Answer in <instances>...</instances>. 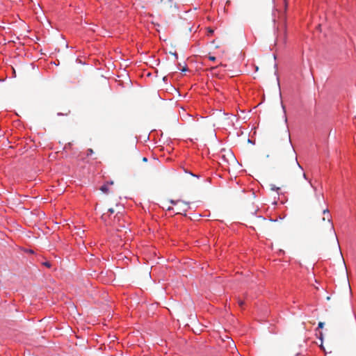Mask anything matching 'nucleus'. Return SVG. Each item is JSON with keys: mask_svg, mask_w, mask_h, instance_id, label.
Listing matches in <instances>:
<instances>
[{"mask_svg": "<svg viewBox=\"0 0 356 356\" xmlns=\"http://www.w3.org/2000/svg\"><path fill=\"white\" fill-rule=\"evenodd\" d=\"M280 104H281V107H282V111H283V113H284L283 119H284V123H285V130H284V134H283L284 135V139L286 140L288 142V143L289 145V147L291 148V161L293 163H294L298 166V168L299 169L301 170V171L302 172V177H303V178L307 180V178L306 174L303 172L302 167L300 165V164L298 161L296 151H295V149H294V148L293 147V145L291 143L290 133H289V127H288V124H287L288 119H287L286 113V108H285L284 105L283 104L282 101H281Z\"/></svg>", "mask_w": 356, "mask_h": 356, "instance_id": "f257e3e1", "label": "nucleus"}, {"mask_svg": "<svg viewBox=\"0 0 356 356\" xmlns=\"http://www.w3.org/2000/svg\"><path fill=\"white\" fill-rule=\"evenodd\" d=\"M199 176L186 170L179 165V181L183 188H188L195 184L194 178L199 179Z\"/></svg>", "mask_w": 356, "mask_h": 356, "instance_id": "f03ea898", "label": "nucleus"}, {"mask_svg": "<svg viewBox=\"0 0 356 356\" xmlns=\"http://www.w3.org/2000/svg\"><path fill=\"white\" fill-rule=\"evenodd\" d=\"M179 118L184 121V123L179 124V126L182 127L183 132L186 133L188 131V127L186 125V124L191 126V130L195 129L196 124L193 115L186 113V108L181 106H179Z\"/></svg>", "mask_w": 356, "mask_h": 356, "instance_id": "7ed1b4c3", "label": "nucleus"}, {"mask_svg": "<svg viewBox=\"0 0 356 356\" xmlns=\"http://www.w3.org/2000/svg\"><path fill=\"white\" fill-rule=\"evenodd\" d=\"M115 213V210L112 208L108 209L106 213H104L102 216V219L105 222L107 225H115V223L120 222L122 213L118 212L111 219V216Z\"/></svg>", "mask_w": 356, "mask_h": 356, "instance_id": "20e7f679", "label": "nucleus"}, {"mask_svg": "<svg viewBox=\"0 0 356 356\" xmlns=\"http://www.w3.org/2000/svg\"><path fill=\"white\" fill-rule=\"evenodd\" d=\"M309 185L311 186V187L314 189V193H315V196H316V200H317L318 202H321V201H322V202H324V197H323V194H322V193H317V191H317V190H316V187H314V186L312 185V184L311 181H309Z\"/></svg>", "mask_w": 356, "mask_h": 356, "instance_id": "39448f33", "label": "nucleus"}, {"mask_svg": "<svg viewBox=\"0 0 356 356\" xmlns=\"http://www.w3.org/2000/svg\"><path fill=\"white\" fill-rule=\"evenodd\" d=\"M182 203L184 204L185 208L182 210V211H179V214H182V215L186 216V211L188 209H191V207L189 206L190 202H182Z\"/></svg>", "mask_w": 356, "mask_h": 356, "instance_id": "423d86ee", "label": "nucleus"}, {"mask_svg": "<svg viewBox=\"0 0 356 356\" xmlns=\"http://www.w3.org/2000/svg\"><path fill=\"white\" fill-rule=\"evenodd\" d=\"M188 71V68L187 67V65L185 62H184V64L181 65V63H179V72H186Z\"/></svg>", "mask_w": 356, "mask_h": 356, "instance_id": "0eeeda50", "label": "nucleus"}, {"mask_svg": "<svg viewBox=\"0 0 356 356\" xmlns=\"http://www.w3.org/2000/svg\"><path fill=\"white\" fill-rule=\"evenodd\" d=\"M100 190L105 193H107L108 192V184H104L101 186Z\"/></svg>", "mask_w": 356, "mask_h": 356, "instance_id": "6e6552de", "label": "nucleus"}, {"mask_svg": "<svg viewBox=\"0 0 356 356\" xmlns=\"http://www.w3.org/2000/svg\"><path fill=\"white\" fill-rule=\"evenodd\" d=\"M190 320L191 323H195L197 321V316L195 314H191L190 315Z\"/></svg>", "mask_w": 356, "mask_h": 356, "instance_id": "1a4fd4ad", "label": "nucleus"}, {"mask_svg": "<svg viewBox=\"0 0 356 356\" xmlns=\"http://www.w3.org/2000/svg\"><path fill=\"white\" fill-rule=\"evenodd\" d=\"M274 68L275 69V75L277 77V85L280 87L279 78H278V74H277V63H275Z\"/></svg>", "mask_w": 356, "mask_h": 356, "instance_id": "9d476101", "label": "nucleus"}, {"mask_svg": "<svg viewBox=\"0 0 356 356\" xmlns=\"http://www.w3.org/2000/svg\"><path fill=\"white\" fill-rule=\"evenodd\" d=\"M280 20L282 21V22H286V18H285V15L284 13H280Z\"/></svg>", "mask_w": 356, "mask_h": 356, "instance_id": "9b49d317", "label": "nucleus"}, {"mask_svg": "<svg viewBox=\"0 0 356 356\" xmlns=\"http://www.w3.org/2000/svg\"><path fill=\"white\" fill-rule=\"evenodd\" d=\"M207 35H208V36H209V35H212V34L214 33V30H213V29H211V28H210V27H208V28L207 29Z\"/></svg>", "mask_w": 356, "mask_h": 356, "instance_id": "f8f14e48", "label": "nucleus"}, {"mask_svg": "<svg viewBox=\"0 0 356 356\" xmlns=\"http://www.w3.org/2000/svg\"><path fill=\"white\" fill-rule=\"evenodd\" d=\"M270 189L273 191H278L280 190V188L279 187H277L274 184H270Z\"/></svg>", "mask_w": 356, "mask_h": 356, "instance_id": "ddd939ff", "label": "nucleus"}, {"mask_svg": "<svg viewBox=\"0 0 356 356\" xmlns=\"http://www.w3.org/2000/svg\"><path fill=\"white\" fill-rule=\"evenodd\" d=\"M131 150L132 152H136V145L134 143L131 146Z\"/></svg>", "mask_w": 356, "mask_h": 356, "instance_id": "4468645a", "label": "nucleus"}, {"mask_svg": "<svg viewBox=\"0 0 356 356\" xmlns=\"http://www.w3.org/2000/svg\"><path fill=\"white\" fill-rule=\"evenodd\" d=\"M327 221H328V222H329V223L330 224V225H331V229H332V231H334V227H333V224H332V220H331V218H330V217H329V218H327Z\"/></svg>", "mask_w": 356, "mask_h": 356, "instance_id": "2eb2a0df", "label": "nucleus"}, {"mask_svg": "<svg viewBox=\"0 0 356 356\" xmlns=\"http://www.w3.org/2000/svg\"><path fill=\"white\" fill-rule=\"evenodd\" d=\"M93 150L92 149H88L87 150V156H90V155H92L93 154Z\"/></svg>", "mask_w": 356, "mask_h": 356, "instance_id": "dca6fc26", "label": "nucleus"}, {"mask_svg": "<svg viewBox=\"0 0 356 356\" xmlns=\"http://www.w3.org/2000/svg\"><path fill=\"white\" fill-rule=\"evenodd\" d=\"M324 326V323L323 322H319L318 324V329H322Z\"/></svg>", "mask_w": 356, "mask_h": 356, "instance_id": "f3484780", "label": "nucleus"}, {"mask_svg": "<svg viewBox=\"0 0 356 356\" xmlns=\"http://www.w3.org/2000/svg\"><path fill=\"white\" fill-rule=\"evenodd\" d=\"M43 264L48 268L51 267V264L49 261L44 262Z\"/></svg>", "mask_w": 356, "mask_h": 356, "instance_id": "a211bd4d", "label": "nucleus"}, {"mask_svg": "<svg viewBox=\"0 0 356 356\" xmlns=\"http://www.w3.org/2000/svg\"><path fill=\"white\" fill-rule=\"evenodd\" d=\"M323 214H326V213H327V214H328V215H329L330 211H329L328 209H324V210L323 211Z\"/></svg>", "mask_w": 356, "mask_h": 356, "instance_id": "6ab92c4d", "label": "nucleus"}, {"mask_svg": "<svg viewBox=\"0 0 356 356\" xmlns=\"http://www.w3.org/2000/svg\"><path fill=\"white\" fill-rule=\"evenodd\" d=\"M165 208H166L167 211H168V212H170L171 211V209H172V208L170 206H168V205H166L165 207Z\"/></svg>", "mask_w": 356, "mask_h": 356, "instance_id": "aec40b11", "label": "nucleus"}, {"mask_svg": "<svg viewBox=\"0 0 356 356\" xmlns=\"http://www.w3.org/2000/svg\"><path fill=\"white\" fill-rule=\"evenodd\" d=\"M323 333H322V332H321V333H320V336H319L318 339H319L321 341H323Z\"/></svg>", "mask_w": 356, "mask_h": 356, "instance_id": "412c9836", "label": "nucleus"}, {"mask_svg": "<svg viewBox=\"0 0 356 356\" xmlns=\"http://www.w3.org/2000/svg\"><path fill=\"white\" fill-rule=\"evenodd\" d=\"M316 29H317L319 31H321V24H320L316 26Z\"/></svg>", "mask_w": 356, "mask_h": 356, "instance_id": "4be33fe9", "label": "nucleus"}, {"mask_svg": "<svg viewBox=\"0 0 356 356\" xmlns=\"http://www.w3.org/2000/svg\"><path fill=\"white\" fill-rule=\"evenodd\" d=\"M209 60H215L216 58L214 56H209Z\"/></svg>", "mask_w": 356, "mask_h": 356, "instance_id": "5701e85b", "label": "nucleus"}, {"mask_svg": "<svg viewBox=\"0 0 356 356\" xmlns=\"http://www.w3.org/2000/svg\"><path fill=\"white\" fill-rule=\"evenodd\" d=\"M272 22H273V23L277 22V19L275 18V17L273 18Z\"/></svg>", "mask_w": 356, "mask_h": 356, "instance_id": "b1692460", "label": "nucleus"}, {"mask_svg": "<svg viewBox=\"0 0 356 356\" xmlns=\"http://www.w3.org/2000/svg\"><path fill=\"white\" fill-rule=\"evenodd\" d=\"M348 289H349V295L351 296V290H350V286L349 284H348Z\"/></svg>", "mask_w": 356, "mask_h": 356, "instance_id": "393cba45", "label": "nucleus"}, {"mask_svg": "<svg viewBox=\"0 0 356 356\" xmlns=\"http://www.w3.org/2000/svg\"><path fill=\"white\" fill-rule=\"evenodd\" d=\"M257 218H261L263 220H266V218H263L261 216H259Z\"/></svg>", "mask_w": 356, "mask_h": 356, "instance_id": "a878e982", "label": "nucleus"}, {"mask_svg": "<svg viewBox=\"0 0 356 356\" xmlns=\"http://www.w3.org/2000/svg\"><path fill=\"white\" fill-rule=\"evenodd\" d=\"M170 203H172V204H176V202H175V201H174V200H171V201H170Z\"/></svg>", "mask_w": 356, "mask_h": 356, "instance_id": "bb28decb", "label": "nucleus"}, {"mask_svg": "<svg viewBox=\"0 0 356 356\" xmlns=\"http://www.w3.org/2000/svg\"><path fill=\"white\" fill-rule=\"evenodd\" d=\"M238 303H239V305H243V301H241V300L238 302Z\"/></svg>", "mask_w": 356, "mask_h": 356, "instance_id": "cd10ccee", "label": "nucleus"}, {"mask_svg": "<svg viewBox=\"0 0 356 356\" xmlns=\"http://www.w3.org/2000/svg\"><path fill=\"white\" fill-rule=\"evenodd\" d=\"M143 161H147V158L144 157V158L143 159Z\"/></svg>", "mask_w": 356, "mask_h": 356, "instance_id": "c85d7f7f", "label": "nucleus"}, {"mask_svg": "<svg viewBox=\"0 0 356 356\" xmlns=\"http://www.w3.org/2000/svg\"><path fill=\"white\" fill-rule=\"evenodd\" d=\"M248 142L249 143H252V140H251L250 139H248Z\"/></svg>", "mask_w": 356, "mask_h": 356, "instance_id": "c756f323", "label": "nucleus"}, {"mask_svg": "<svg viewBox=\"0 0 356 356\" xmlns=\"http://www.w3.org/2000/svg\"><path fill=\"white\" fill-rule=\"evenodd\" d=\"M326 299H327V300H330V296H327V297L326 298Z\"/></svg>", "mask_w": 356, "mask_h": 356, "instance_id": "7c9ffc66", "label": "nucleus"}, {"mask_svg": "<svg viewBox=\"0 0 356 356\" xmlns=\"http://www.w3.org/2000/svg\"><path fill=\"white\" fill-rule=\"evenodd\" d=\"M331 134H333V132H332V131H330L329 133V135L330 136Z\"/></svg>", "mask_w": 356, "mask_h": 356, "instance_id": "2f4dec72", "label": "nucleus"}, {"mask_svg": "<svg viewBox=\"0 0 356 356\" xmlns=\"http://www.w3.org/2000/svg\"><path fill=\"white\" fill-rule=\"evenodd\" d=\"M331 134H333V132H332V131H330L329 133V135L330 136Z\"/></svg>", "mask_w": 356, "mask_h": 356, "instance_id": "473e14b6", "label": "nucleus"}, {"mask_svg": "<svg viewBox=\"0 0 356 356\" xmlns=\"http://www.w3.org/2000/svg\"><path fill=\"white\" fill-rule=\"evenodd\" d=\"M188 325H189V324L188 323H185V326H188Z\"/></svg>", "mask_w": 356, "mask_h": 356, "instance_id": "72a5a7b5", "label": "nucleus"}, {"mask_svg": "<svg viewBox=\"0 0 356 356\" xmlns=\"http://www.w3.org/2000/svg\"><path fill=\"white\" fill-rule=\"evenodd\" d=\"M172 54H173L174 56H177V53H176V52L173 53Z\"/></svg>", "mask_w": 356, "mask_h": 356, "instance_id": "f704fd0d", "label": "nucleus"}, {"mask_svg": "<svg viewBox=\"0 0 356 356\" xmlns=\"http://www.w3.org/2000/svg\"><path fill=\"white\" fill-rule=\"evenodd\" d=\"M90 30H91L92 31H95V29H90Z\"/></svg>", "mask_w": 356, "mask_h": 356, "instance_id": "c9c22d12", "label": "nucleus"}, {"mask_svg": "<svg viewBox=\"0 0 356 356\" xmlns=\"http://www.w3.org/2000/svg\"><path fill=\"white\" fill-rule=\"evenodd\" d=\"M271 220V221H273V222H275V221H276V220H275V219H273V220Z\"/></svg>", "mask_w": 356, "mask_h": 356, "instance_id": "e433bc0d", "label": "nucleus"}, {"mask_svg": "<svg viewBox=\"0 0 356 356\" xmlns=\"http://www.w3.org/2000/svg\"><path fill=\"white\" fill-rule=\"evenodd\" d=\"M94 26H97V24H92Z\"/></svg>", "mask_w": 356, "mask_h": 356, "instance_id": "4c0bfd02", "label": "nucleus"}, {"mask_svg": "<svg viewBox=\"0 0 356 356\" xmlns=\"http://www.w3.org/2000/svg\"><path fill=\"white\" fill-rule=\"evenodd\" d=\"M179 19H183V17L179 15Z\"/></svg>", "mask_w": 356, "mask_h": 356, "instance_id": "58836bf2", "label": "nucleus"}, {"mask_svg": "<svg viewBox=\"0 0 356 356\" xmlns=\"http://www.w3.org/2000/svg\"><path fill=\"white\" fill-rule=\"evenodd\" d=\"M273 57H274V59L275 60L276 59V56L274 55Z\"/></svg>", "mask_w": 356, "mask_h": 356, "instance_id": "ea45409f", "label": "nucleus"}]
</instances>
